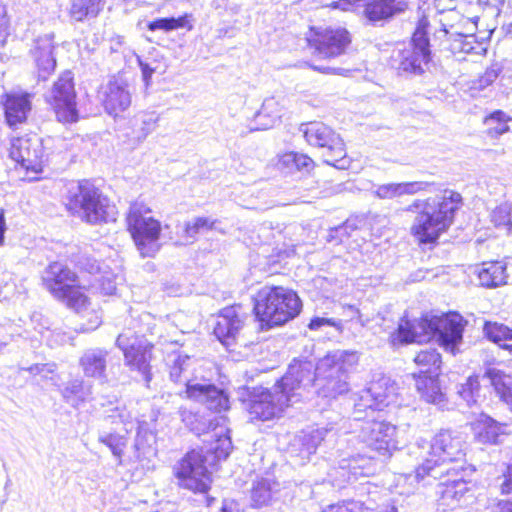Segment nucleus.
<instances>
[{"instance_id": "ddd939ff", "label": "nucleus", "mask_w": 512, "mask_h": 512, "mask_svg": "<svg viewBox=\"0 0 512 512\" xmlns=\"http://www.w3.org/2000/svg\"><path fill=\"white\" fill-rule=\"evenodd\" d=\"M45 99L60 122L73 123L78 120L76 91L71 71L66 70L59 76L45 95Z\"/></svg>"}, {"instance_id": "79ce46f5", "label": "nucleus", "mask_w": 512, "mask_h": 512, "mask_svg": "<svg viewBox=\"0 0 512 512\" xmlns=\"http://www.w3.org/2000/svg\"><path fill=\"white\" fill-rule=\"evenodd\" d=\"M457 394L472 407L478 402L480 396V383L477 376H469L465 383L458 386Z\"/></svg>"}, {"instance_id": "423d86ee", "label": "nucleus", "mask_w": 512, "mask_h": 512, "mask_svg": "<svg viewBox=\"0 0 512 512\" xmlns=\"http://www.w3.org/2000/svg\"><path fill=\"white\" fill-rule=\"evenodd\" d=\"M358 358L355 352L337 350L328 353L316 364L315 392L318 396L335 399L349 391L348 371Z\"/></svg>"}, {"instance_id": "7c9ffc66", "label": "nucleus", "mask_w": 512, "mask_h": 512, "mask_svg": "<svg viewBox=\"0 0 512 512\" xmlns=\"http://www.w3.org/2000/svg\"><path fill=\"white\" fill-rule=\"evenodd\" d=\"M484 377L489 379L496 396L512 410V375L503 370L489 367Z\"/></svg>"}, {"instance_id": "b1692460", "label": "nucleus", "mask_w": 512, "mask_h": 512, "mask_svg": "<svg viewBox=\"0 0 512 512\" xmlns=\"http://www.w3.org/2000/svg\"><path fill=\"white\" fill-rule=\"evenodd\" d=\"M364 16L375 25L385 22L406 11V0H365L363 3Z\"/></svg>"}, {"instance_id": "774afa93", "label": "nucleus", "mask_w": 512, "mask_h": 512, "mask_svg": "<svg viewBox=\"0 0 512 512\" xmlns=\"http://www.w3.org/2000/svg\"><path fill=\"white\" fill-rule=\"evenodd\" d=\"M501 489L503 493H511L512 492V462L509 464L507 468V473L505 475V481L501 485Z\"/></svg>"}, {"instance_id": "69168bd1", "label": "nucleus", "mask_w": 512, "mask_h": 512, "mask_svg": "<svg viewBox=\"0 0 512 512\" xmlns=\"http://www.w3.org/2000/svg\"><path fill=\"white\" fill-rule=\"evenodd\" d=\"M25 371H28L29 373L33 375H41V369H47V373H53L56 369V365L51 364H35L28 368H22Z\"/></svg>"}, {"instance_id": "bb28decb", "label": "nucleus", "mask_w": 512, "mask_h": 512, "mask_svg": "<svg viewBox=\"0 0 512 512\" xmlns=\"http://www.w3.org/2000/svg\"><path fill=\"white\" fill-rule=\"evenodd\" d=\"M412 375L416 382V389L424 401L436 405L442 410L447 408L448 400L440 386L439 374L417 375L413 373Z\"/></svg>"}, {"instance_id": "a18cd8bd", "label": "nucleus", "mask_w": 512, "mask_h": 512, "mask_svg": "<svg viewBox=\"0 0 512 512\" xmlns=\"http://www.w3.org/2000/svg\"><path fill=\"white\" fill-rule=\"evenodd\" d=\"M216 221L208 217H197L191 222L185 223V236L187 238H195L201 231L214 229Z\"/></svg>"}, {"instance_id": "58836bf2", "label": "nucleus", "mask_w": 512, "mask_h": 512, "mask_svg": "<svg viewBox=\"0 0 512 512\" xmlns=\"http://www.w3.org/2000/svg\"><path fill=\"white\" fill-rule=\"evenodd\" d=\"M158 120L155 112H145L136 117L133 133L138 142L144 141L156 129Z\"/></svg>"}, {"instance_id": "4c0bfd02", "label": "nucleus", "mask_w": 512, "mask_h": 512, "mask_svg": "<svg viewBox=\"0 0 512 512\" xmlns=\"http://www.w3.org/2000/svg\"><path fill=\"white\" fill-rule=\"evenodd\" d=\"M102 4V0H72L70 13L76 21H83L88 17H96Z\"/></svg>"}, {"instance_id": "6e6d98bb", "label": "nucleus", "mask_w": 512, "mask_h": 512, "mask_svg": "<svg viewBox=\"0 0 512 512\" xmlns=\"http://www.w3.org/2000/svg\"><path fill=\"white\" fill-rule=\"evenodd\" d=\"M138 63L142 72V78L145 83V86L148 87L151 83V78L154 73H164L165 72V66H162L161 64L155 65V67H152V63L143 61L142 59L138 58Z\"/></svg>"}, {"instance_id": "c03bdc74", "label": "nucleus", "mask_w": 512, "mask_h": 512, "mask_svg": "<svg viewBox=\"0 0 512 512\" xmlns=\"http://www.w3.org/2000/svg\"><path fill=\"white\" fill-rule=\"evenodd\" d=\"M172 365L170 367V378L174 382L188 381L186 377H182V374L186 371L190 364V357L181 354H172L169 356Z\"/></svg>"}, {"instance_id": "de8ad7c7", "label": "nucleus", "mask_w": 512, "mask_h": 512, "mask_svg": "<svg viewBox=\"0 0 512 512\" xmlns=\"http://www.w3.org/2000/svg\"><path fill=\"white\" fill-rule=\"evenodd\" d=\"M132 420L133 416L125 406H116L106 417V421H109L110 423H122L124 425L123 430L125 433L132 428Z\"/></svg>"}, {"instance_id": "f704fd0d", "label": "nucleus", "mask_w": 512, "mask_h": 512, "mask_svg": "<svg viewBox=\"0 0 512 512\" xmlns=\"http://www.w3.org/2000/svg\"><path fill=\"white\" fill-rule=\"evenodd\" d=\"M483 332L490 341L512 353L511 328L498 322H485Z\"/></svg>"}, {"instance_id": "f03ea898", "label": "nucleus", "mask_w": 512, "mask_h": 512, "mask_svg": "<svg viewBox=\"0 0 512 512\" xmlns=\"http://www.w3.org/2000/svg\"><path fill=\"white\" fill-rule=\"evenodd\" d=\"M462 334V317L459 314L431 317L426 315L419 320L402 319L390 338L393 345L424 343L436 339L446 350L454 352L462 340Z\"/></svg>"}, {"instance_id": "8fccbe9b", "label": "nucleus", "mask_w": 512, "mask_h": 512, "mask_svg": "<svg viewBox=\"0 0 512 512\" xmlns=\"http://www.w3.org/2000/svg\"><path fill=\"white\" fill-rule=\"evenodd\" d=\"M118 276L106 271L96 279V288L104 295H113L118 284Z\"/></svg>"}, {"instance_id": "864d4df0", "label": "nucleus", "mask_w": 512, "mask_h": 512, "mask_svg": "<svg viewBox=\"0 0 512 512\" xmlns=\"http://www.w3.org/2000/svg\"><path fill=\"white\" fill-rule=\"evenodd\" d=\"M154 443L155 435L151 431L139 426L135 439V448L145 453L146 449L150 448Z\"/></svg>"}, {"instance_id": "20e7f679", "label": "nucleus", "mask_w": 512, "mask_h": 512, "mask_svg": "<svg viewBox=\"0 0 512 512\" xmlns=\"http://www.w3.org/2000/svg\"><path fill=\"white\" fill-rule=\"evenodd\" d=\"M301 308L298 295L282 286H264L254 298L255 316L268 327L279 326L295 318Z\"/></svg>"}, {"instance_id": "393cba45", "label": "nucleus", "mask_w": 512, "mask_h": 512, "mask_svg": "<svg viewBox=\"0 0 512 512\" xmlns=\"http://www.w3.org/2000/svg\"><path fill=\"white\" fill-rule=\"evenodd\" d=\"M329 430L326 428H309L296 434L289 446L292 455L308 460L315 453L319 444L325 439Z\"/></svg>"}, {"instance_id": "5701e85b", "label": "nucleus", "mask_w": 512, "mask_h": 512, "mask_svg": "<svg viewBox=\"0 0 512 512\" xmlns=\"http://www.w3.org/2000/svg\"><path fill=\"white\" fill-rule=\"evenodd\" d=\"M188 398L203 404L207 409L215 412L229 409L227 394L213 384H186Z\"/></svg>"}, {"instance_id": "c756f323", "label": "nucleus", "mask_w": 512, "mask_h": 512, "mask_svg": "<svg viewBox=\"0 0 512 512\" xmlns=\"http://www.w3.org/2000/svg\"><path fill=\"white\" fill-rule=\"evenodd\" d=\"M430 184L423 181L387 183L376 185L372 194L381 200H391L404 195H414L427 190Z\"/></svg>"}, {"instance_id": "09e8293b", "label": "nucleus", "mask_w": 512, "mask_h": 512, "mask_svg": "<svg viewBox=\"0 0 512 512\" xmlns=\"http://www.w3.org/2000/svg\"><path fill=\"white\" fill-rule=\"evenodd\" d=\"M277 105L274 98L265 99L261 109L256 114V119L260 120L262 117L267 116L268 122L262 123L263 129L272 127L275 122L279 119L280 115L277 111H274V107Z\"/></svg>"}, {"instance_id": "1a4fd4ad", "label": "nucleus", "mask_w": 512, "mask_h": 512, "mask_svg": "<svg viewBox=\"0 0 512 512\" xmlns=\"http://www.w3.org/2000/svg\"><path fill=\"white\" fill-rule=\"evenodd\" d=\"M306 142L322 150L324 162L337 168L347 169L350 161L340 135L322 122L303 123L299 127Z\"/></svg>"}, {"instance_id": "c85d7f7f", "label": "nucleus", "mask_w": 512, "mask_h": 512, "mask_svg": "<svg viewBox=\"0 0 512 512\" xmlns=\"http://www.w3.org/2000/svg\"><path fill=\"white\" fill-rule=\"evenodd\" d=\"M109 352L102 348H89L79 359V365L86 377L106 378L107 357Z\"/></svg>"}, {"instance_id": "49530a36", "label": "nucleus", "mask_w": 512, "mask_h": 512, "mask_svg": "<svg viewBox=\"0 0 512 512\" xmlns=\"http://www.w3.org/2000/svg\"><path fill=\"white\" fill-rule=\"evenodd\" d=\"M491 222L496 227H504L508 232L511 230V206L507 203L497 206L491 213Z\"/></svg>"}, {"instance_id": "f257e3e1", "label": "nucleus", "mask_w": 512, "mask_h": 512, "mask_svg": "<svg viewBox=\"0 0 512 512\" xmlns=\"http://www.w3.org/2000/svg\"><path fill=\"white\" fill-rule=\"evenodd\" d=\"M462 197L452 190L425 200H415L406 210L416 213L411 226V234L421 244L435 243L454 221Z\"/></svg>"}, {"instance_id": "5fc2aeb1", "label": "nucleus", "mask_w": 512, "mask_h": 512, "mask_svg": "<svg viewBox=\"0 0 512 512\" xmlns=\"http://www.w3.org/2000/svg\"><path fill=\"white\" fill-rule=\"evenodd\" d=\"M502 71L501 66L498 63L492 64L486 69L484 74L478 79L477 84L480 89H483L492 83L499 77Z\"/></svg>"}, {"instance_id": "052dcab7", "label": "nucleus", "mask_w": 512, "mask_h": 512, "mask_svg": "<svg viewBox=\"0 0 512 512\" xmlns=\"http://www.w3.org/2000/svg\"><path fill=\"white\" fill-rule=\"evenodd\" d=\"M509 119L510 118L506 115L505 112H503L502 110H496L485 117L484 124L486 126H491L494 123L495 124L505 123Z\"/></svg>"}, {"instance_id": "a878e982", "label": "nucleus", "mask_w": 512, "mask_h": 512, "mask_svg": "<svg viewBox=\"0 0 512 512\" xmlns=\"http://www.w3.org/2000/svg\"><path fill=\"white\" fill-rule=\"evenodd\" d=\"M3 106L7 124L16 128L27 120L31 111V95L28 93H7L4 96Z\"/></svg>"}, {"instance_id": "680f3d73", "label": "nucleus", "mask_w": 512, "mask_h": 512, "mask_svg": "<svg viewBox=\"0 0 512 512\" xmlns=\"http://www.w3.org/2000/svg\"><path fill=\"white\" fill-rule=\"evenodd\" d=\"M7 35L6 9L0 4V48L5 44Z\"/></svg>"}, {"instance_id": "0e129e2a", "label": "nucleus", "mask_w": 512, "mask_h": 512, "mask_svg": "<svg viewBox=\"0 0 512 512\" xmlns=\"http://www.w3.org/2000/svg\"><path fill=\"white\" fill-rule=\"evenodd\" d=\"M336 323L333 319L330 318H324V317H315L311 319L308 327L311 330H319L323 326H335Z\"/></svg>"}, {"instance_id": "c9c22d12", "label": "nucleus", "mask_w": 512, "mask_h": 512, "mask_svg": "<svg viewBox=\"0 0 512 512\" xmlns=\"http://www.w3.org/2000/svg\"><path fill=\"white\" fill-rule=\"evenodd\" d=\"M277 484L269 479L261 478L255 481L251 489V501L254 507L268 505L277 491Z\"/></svg>"}, {"instance_id": "4d7b16f0", "label": "nucleus", "mask_w": 512, "mask_h": 512, "mask_svg": "<svg viewBox=\"0 0 512 512\" xmlns=\"http://www.w3.org/2000/svg\"><path fill=\"white\" fill-rule=\"evenodd\" d=\"M296 152H287L280 156L278 165L281 169H287L292 172L296 170Z\"/></svg>"}, {"instance_id": "f3484780", "label": "nucleus", "mask_w": 512, "mask_h": 512, "mask_svg": "<svg viewBox=\"0 0 512 512\" xmlns=\"http://www.w3.org/2000/svg\"><path fill=\"white\" fill-rule=\"evenodd\" d=\"M396 427L385 420H366L360 427L359 438L381 455H391L397 449Z\"/></svg>"}, {"instance_id": "9b49d317", "label": "nucleus", "mask_w": 512, "mask_h": 512, "mask_svg": "<svg viewBox=\"0 0 512 512\" xmlns=\"http://www.w3.org/2000/svg\"><path fill=\"white\" fill-rule=\"evenodd\" d=\"M116 346L123 352L125 365L131 371H136L149 386L152 380L150 362L154 346L143 336L136 335L131 331L119 334Z\"/></svg>"}, {"instance_id": "7ed1b4c3", "label": "nucleus", "mask_w": 512, "mask_h": 512, "mask_svg": "<svg viewBox=\"0 0 512 512\" xmlns=\"http://www.w3.org/2000/svg\"><path fill=\"white\" fill-rule=\"evenodd\" d=\"M430 455L432 458L426 459L413 473L402 475L399 481L415 486L426 476L433 479L441 478L444 474L450 475L454 473H464L463 465H455L453 467H445L450 463L465 462V442L461 436L450 429L440 430L432 439L430 445Z\"/></svg>"}, {"instance_id": "338daca9", "label": "nucleus", "mask_w": 512, "mask_h": 512, "mask_svg": "<svg viewBox=\"0 0 512 512\" xmlns=\"http://www.w3.org/2000/svg\"><path fill=\"white\" fill-rule=\"evenodd\" d=\"M82 269L86 270L90 274H94L100 270V266L95 259L92 258H83L79 262Z\"/></svg>"}, {"instance_id": "13d9d810", "label": "nucleus", "mask_w": 512, "mask_h": 512, "mask_svg": "<svg viewBox=\"0 0 512 512\" xmlns=\"http://www.w3.org/2000/svg\"><path fill=\"white\" fill-rule=\"evenodd\" d=\"M296 171L309 172L314 167V161L307 155L296 152Z\"/></svg>"}, {"instance_id": "3c124183", "label": "nucleus", "mask_w": 512, "mask_h": 512, "mask_svg": "<svg viewBox=\"0 0 512 512\" xmlns=\"http://www.w3.org/2000/svg\"><path fill=\"white\" fill-rule=\"evenodd\" d=\"M232 450V442L229 436L220 435L218 436L214 446L210 448L217 460H225Z\"/></svg>"}, {"instance_id": "a211bd4d", "label": "nucleus", "mask_w": 512, "mask_h": 512, "mask_svg": "<svg viewBox=\"0 0 512 512\" xmlns=\"http://www.w3.org/2000/svg\"><path fill=\"white\" fill-rule=\"evenodd\" d=\"M396 385L390 378L382 377L362 391L359 400L355 403V419H361L357 414L369 409L381 411L394 401Z\"/></svg>"}, {"instance_id": "f8f14e48", "label": "nucleus", "mask_w": 512, "mask_h": 512, "mask_svg": "<svg viewBox=\"0 0 512 512\" xmlns=\"http://www.w3.org/2000/svg\"><path fill=\"white\" fill-rule=\"evenodd\" d=\"M315 385L316 366L308 360L294 359L285 375L276 382L275 391L283 393L293 405L300 402L308 389Z\"/></svg>"}, {"instance_id": "e433bc0d", "label": "nucleus", "mask_w": 512, "mask_h": 512, "mask_svg": "<svg viewBox=\"0 0 512 512\" xmlns=\"http://www.w3.org/2000/svg\"><path fill=\"white\" fill-rule=\"evenodd\" d=\"M414 362L419 367L417 375L439 374L441 356L435 349L421 350L415 356Z\"/></svg>"}, {"instance_id": "72a5a7b5", "label": "nucleus", "mask_w": 512, "mask_h": 512, "mask_svg": "<svg viewBox=\"0 0 512 512\" xmlns=\"http://www.w3.org/2000/svg\"><path fill=\"white\" fill-rule=\"evenodd\" d=\"M480 284L485 287H498L507 283L506 264L495 261L484 263L478 272Z\"/></svg>"}, {"instance_id": "412c9836", "label": "nucleus", "mask_w": 512, "mask_h": 512, "mask_svg": "<svg viewBox=\"0 0 512 512\" xmlns=\"http://www.w3.org/2000/svg\"><path fill=\"white\" fill-rule=\"evenodd\" d=\"M54 34L47 33L37 37L30 54L34 60L37 75L40 80H47L55 71L56 59L54 56Z\"/></svg>"}, {"instance_id": "dca6fc26", "label": "nucleus", "mask_w": 512, "mask_h": 512, "mask_svg": "<svg viewBox=\"0 0 512 512\" xmlns=\"http://www.w3.org/2000/svg\"><path fill=\"white\" fill-rule=\"evenodd\" d=\"M292 405L289 398L281 392L275 391V385L272 390L266 388H253L249 399L247 409L252 419L268 421L278 416L283 410Z\"/></svg>"}, {"instance_id": "6ab92c4d", "label": "nucleus", "mask_w": 512, "mask_h": 512, "mask_svg": "<svg viewBox=\"0 0 512 512\" xmlns=\"http://www.w3.org/2000/svg\"><path fill=\"white\" fill-rule=\"evenodd\" d=\"M101 101L106 113L113 117L126 111L132 102L128 83L122 78L113 77L103 86Z\"/></svg>"}, {"instance_id": "9d476101", "label": "nucleus", "mask_w": 512, "mask_h": 512, "mask_svg": "<svg viewBox=\"0 0 512 512\" xmlns=\"http://www.w3.org/2000/svg\"><path fill=\"white\" fill-rule=\"evenodd\" d=\"M205 462L206 458L202 451L192 450L178 463L175 475L181 487L201 494L207 506H210L215 499L207 496L212 480Z\"/></svg>"}, {"instance_id": "37998d69", "label": "nucleus", "mask_w": 512, "mask_h": 512, "mask_svg": "<svg viewBox=\"0 0 512 512\" xmlns=\"http://www.w3.org/2000/svg\"><path fill=\"white\" fill-rule=\"evenodd\" d=\"M58 300L64 302L69 308L79 312L88 304V297L83 293L80 287L72 284L65 292L64 297H58Z\"/></svg>"}, {"instance_id": "aec40b11", "label": "nucleus", "mask_w": 512, "mask_h": 512, "mask_svg": "<svg viewBox=\"0 0 512 512\" xmlns=\"http://www.w3.org/2000/svg\"><path fill=\"white\" fill-rule=\"evenodd\" d=\"M240 307H225L217 315L213 333L226 347L234 344L237 335L244 326L245 317L240 313Z\"/></svg>"}, {"instance_id": "4be33fe9", "label": "nucleus", "mask_w": 512, "mask_h": 512, "mask_svg": "<svg viewBox=\"0 0 512 512\" xmlns=\"http://www.w3.org/2000/svg\"><path fill=\"white\" fill-rule=\"evenodd\" d=\"M43 286L55 297H64L65 292L76 282V274L66 265L53 262L42 272Z\"/></svg>"}, {"instance_id": "cd10ccee", "label": "nucleus", "mask_w": 512, "mask_h": 512, "mask_svg": "<svg viewBox=\"0 0 512 512\" xmlns=\"http://www.w3.org/2000/svg\"><path fill=\"white\" fill-rule=\"evenodd\" d=\"M508 425L481 414L473 425L475 439L481 444H499L502 438L507 435Z\"/></svg>"}, {"instance_id": "39448f33", "label": "nucleus", "mask_w": 512, "mask_h": 512, "mask_svg": "<svg viewBox=\"0 0 512 512\" xmlns=\"http://www.w3.org/2000/svg\"><path fill=\"white\" fill-rule=\"evenodd\" d=\"M427 27L428 21L421 19L411 41L393 49L389 63L399 75L422 76L430 71L433 62Z\"/></svg>"}, {"instance_id": "ea45409f", "label": "nucleus", "mask_w": 512, "mask_h": 512, "mask_svg": "<svg viewBox=\"0 0 512 512\" xmlns=\"http://www.w3.org/2000/svg\"><path fill=\"white\" fill-rule=\"evenodd\" d=\"M98 440L106 445L111 450L112 454L121 461V457L127 445V437L124 434L103 430L99 432Z\"/></svg>"}, {"instance_id": "a19ab883", "label": "nucleus", "mask_w": 512, "mask_h": 512, "mask_svg": "<svg viewBox=\"0 0 512 512\" xmlns=\"http://www.w3.org/2000/svg\"><path fill=\"white\" fill-rule=\"evenodd\" d=\"M190 16L185 14L180 17H167V18H159L154 21L149 22L148 29L150 31L156 30H164V31H172L178 28H188V30L192 29V24L190 23Z\"/></svg>"}, {"instance_id": "2eb2a0df", "label": "nucleus", "mask_w": 512, "mask_h": 512, "mask_svg": "<svg viewBox=\"0 0 512 512\" xmlns=\"http://www.w3.org/2000/svg\"><path fill=\"white\" fill-rule=\"evenodd\" d=\"M307 41L309 46L314 49V55L323 59H331L345 53L351 38L346 29L313 28Z\"/></svg>"}, {"instance_id": "4468645a", "label": "nucleus", "mask_w": 512, "mask_h": 512, "mask_svg": "<svg viewBox=\"0 0 512 512\" xmlns=\"http://www.w3.org/2000/svg\"><path fill=\"white\" fill-rule=\"evenodd\" d=\"M9 156L26 172H42L46 155L44 143L37 135L13 138Z\"/></svg>"}, {"instance_id": "473e14b6", "label": "nucleus", "mask_w": 512, "mask_h": 512, "mask_svg": "<svg viewBox=\"0 0 512 512\" xmlns=\"http://www.w3.org/2000/svg\"><path fill=\"white\" fill-rule=\"evenodd\" d=\"M463 476L462 474L455 479H448L440 484L439 494L443 505L453 508L469 492L468 484Z\"/></svg>"}, {"instance_id": "0eeeda50", "label": "nucleus", "mask_w": 512, "mask_h": 512, "mask_svg": "<svg viewBox=\"0 0 512 512\" xmlns=\"http://www.w3.org/2000/svg\"><path fill=\"white\" fill-rule=\"evenodd\" d=\"M68 209L89 224L116 220V208L100 189L91 182L81 181L75 191H70Z\"/></svg>"}, {"instance_id": "6e6552de", "label": "nucleus", "mask_w": 512, "mask_h": 512, "mask_svg": "<svg viewBox=\"0 0 512 512\" xmlns=\"http://www.w3.org/2000/svg\"><path fill=\"white\" fill-rule=\"evenodd\" d=\"M151 213L146 204L136 201L130 205L126 218L128 230L143 257H152L159 249L161 224Z\"/></svg>"}, {"instance_id": "2f4dec72", "label": "nucleus", "mask_w": 512, "mask_h": 512, "mask_svg": "<svg viewBox=\"0 0 512 512\" xmlns=\"http://www.w3.org/2000/svg\"><path fill=\"white\" fill-rule=\"evenodd\" d=\"M60 393L67 404L73 408H78L81 404L90 400L92 385L83 379H72L63 384Z\"/></svg>"}, {"instance_id": "603ef678", "label": "nucleus", "mask_w": 512, "mask_h": 512, "mask_svg": "<svg viewBox=\"0 0 512 512\" xmlns=\"http://www.w3.org/2000/svg\"><path fill=\"white\" fill-rule=\"evenodd\" d=\"M372 510L369 502L348 501L330 507L329 512H371Z\"/></svg>"}, {"instance_id": "e2e57ef3", "label": "nucleus", "mask_w": 512, "mask_h": 512, "mask_svg": "<svg viewBox=\"0 0 512 512\" xmlns=\"http://www.w3.org/2000/svg\"><path fill=\"white\" fill-rule=\"evenodd\" d=\"M378 512H406L403 504H399L398 499H391L389 502L382 504Z\"/></svg>"}, {"instance_id": "bf43d9fd", "label": "nucleus", "mask_w": 512, "mask_h": 512, "mask_svg": "<svg viewBox=\"0 0 512 512\" xmlns=\"http://www.w3.org/2000/svg\"><path fill=\"white\" fill-rule=\"evenodd\" d=\"M356 463H357L356 460H352L347 465L341 466L342 470L348 469V475H347L348 481L356 480L359 475L360 476L367 475V473L363 470V468L356 466Z\"/></svg>"}]
</instances>
